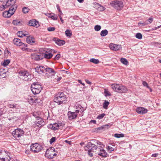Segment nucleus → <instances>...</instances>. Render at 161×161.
Listing matches in <instances>:
<instances>
[{
  "label": "nucleus",
  "instance_id": "1",
  "mask_svg": "<svg viewBox=\"0 0 161 161\" xmlns=\"http://www.w3.org/2000/svg\"><path fill=\"white\" fill-rule=\"evenodd\" d=\"M66 96L63 92L58 93L55 96L54 101L58 104H61L66 102Z\"/></svg>",
  "mask_w": 161,
  "mask_h": 161
},
{
  "label": "nucleus",
  "instance_id": "2",
  "mask_svg": "<svg viewBox=\"0 0 161 161\" xmlns=\"http://www.w3.org/2000/svg\"><path fill=\"white\" fill-rule=\"evenodd\" d=\"M58 151L53 147L49 148L46 151L45 156L49 158H53L56 156Z\"/></svg>",
  "mask_w": 161,
  "mask_h": 161
},
{
  "label": "nucleus",
  "instance_id": "3",
  "mask_svg": "<svg viewBox=\"0 0 161 161\" xmlns=\"http://www.w3.org/2000/svg\"><path fill=\"white\" fill-rule=\"evenodd\" d=\"M24 134V131L20 128H17L14 130L12 132V135L15 139L17 140L23 136Z\"/></svg>",
  "mask_w": 161,
  "mask_h": 161
},
{
  "label": "nucleus",
  "instance_id": "4",
  "mask_svg": "<svg viewBox=\"0 0 161 161\" xmlns=\"http://www.w3.org/2000/svg\"><path fill=\"white\" fill-rule=\"evenodd\" d=\"M19 73L20 75L22 76L21 78L25 81L31 80V75L27 71L21 70L19 72Z\"/></svg>",
  "mask_w": 161,
  "mask_h": 161
},
{
  "label": "nucleus",
  "instance_id": "5",
  "mask_svg": "<svg viewBox=\"0 0 161 161\" xmlns=\"http://www.w3.org/2000/svg\"><path fill=\"white\" fill-rule=\"evenodd\" d=\"M43 148L42 145L38 143L32 144L31 146V150L34 153H38Z\"/></svg>",
  "mask_w": 161,
  "mask_h": 161
},
{
  "label": "nucleus",
  "instance_id": "6",
  "mask_svg": "<svg viewBox=\"0 0 161 161\" xmlns=\"http://www.w3.org/2000/svg\"><path fill=\"white\" fill-rule=\"evenodd\" d=\"M88 146H89L90 148L88 152V154L90 157H92L93 155V153L96 152L95 150H97L98 148L97 147L96 145L92 144L91 142H89L88 143Z\"/></svg>",
  "mask_w": 161,
  "mask_h": 161
},
{
  "label": "nucleus",
  "instance_id": "7",
  "mask_svg": "<svg viewBox=\"0 0 161 161\" xmlns=\"http://www.w3.org/2000/svg\"><path fill=\"white\" fill-rule=\"evenodd\" d=\"M13 43L17 46L23 47L21 48L22 50L23 51H26L27 49L25 47H27V45L22 43L19 39L14 38L13 40Z\"/></svg>",
  "mask_w": 161,
  "mask_h": 161
},
{
  "label": "nucleus",
  "instance_id": "8",
  "mask_svg": "<svg viewBox=\"0 0 161 161\" xmlns=\"http://www.w3.org/2000/svg\"><path fill=\"white\" fill-rule=\"evenodd\" d=\"M110 5L117 10H120L121 9V2L118 0H114L111 2Z\"/></svg>",
  "mask_w": 161,
  "mask_h": 161
},
{
  "label": "nucleus",
  "instance_id": "9",
  "mask_svg": "<svg viewBox=\"0 0 161 161\" xmlns=\"http://www.w3.org/2000/svg\"><path fill=\"white\" fill-rule=\"evenodd\" d=\"M62 126V124L55 123L53 124H50L47 127L49 129H50L54 131L58 130L59 127Z\"/></svg>",
  "mask_w": 161,
  "mask_h": 161
},
{
  "label": "nucleus",
  "instance_id": "10",
  "mask_svg": "<svg viewBox=\"0 0 161 161\" xmlns=\"http://www.w3.org/2000/svg\"><path fill=\"white\" fill-rule=\"evenodd\" d=\"M79 112L78 110H76L75 112H69L68 114L69 119L71 120L75 119L77 116V114Z\"/></svg>",
  "mask_w": 161,
  "mask_h": 161
},
{
  "label": "nucleus",
  "instance_id": "11",
  "mask_svg": "<svg viewBox=\"0 0 161 161\" xmlns=\"http://www.w3.org/2000/svg\"><path fill=\"white\" fill-rule=\"evenodd\" d=\"M96 153L102 157H106L108 154L103 149L98 148Z\"/></svg>",
  "mask_w": 161,
  "mask_h": 161
},
{
  "label": "nucleus",
  "instance_id": "12",
  "mask_svg": "<svg viewBox=\"0 0 161 161\" xmlns=\"http://www.w3.org/2000/svg\"><path fill=\"white\" fill-rule=\"evenodd\" d=\"M136 111L140 114H143L147 112V110L144 108L139 107L136 109Z\"/></svg>",
  "mask_w": 161,
  "mask_h": 161
},
{
  "label": "nucleus",
  "instance_id": "13",
  "mask_svg": "<svg viewBox=\"0 0 161 161\" xmlns=\"http://www.w3.org/2000/svg\"><path fill=\"white\" fill-rule=\"evenodd\" d=\"M31 57L32 59L36 61L40 60L43 59V57L42 56L36 53H32L31 54Z\"/></svg>",
  "mask_w": 161,
  "mask_h": 161
},
{
  "label": "nucleus",
  "instance_id": "14",
  "mask_svg": "<svg viewBox=\"0 0 161 161\" xmlns=\"http://www.w3.org/2000/svg\"><path fill=\"white\" fill-rule=\"evenodd\" d=\"M36 71L39 74L43 73L45 72L46 68L43 66H39L35 68Z\"/></svg>",
  "mask_w": 161,
  "mask_h": 161
},
{
  "label": "nucleus",
  "instance_id": "15",
  "mask_svg": "<svg viewBox=\"0 0 161 161\" xmlns=\"http://www.w3.org/2000/svg\"><path fill=\"white\" fill-rule=\"evenodd\" d=\"M35 123L36 125L38 127H41L44 125L43 119L40 118L37 119Z\"/></svg>",
  "mask_w": 161,
  "mask_h": 161
},
{
  "label": "nucleus",
  "instance_id": "16",
  "mask_svg": "<svg viewBox=\"0 0 161 161\" xmlns=\"http://www.w3.org/2000/svg\"><path fill=\"white\" fill-rule=\"evenodd\" d=\"M29 25L37 27L39 25V22L36 20H31L28 23Z\"/></svg>",
  "mask_w": 161,
  "mask_h": 161
},
{
  "label": "nucleus",
  "instance_id": "17",
  "mask_svg": "<svg viewBox=\"0 0 161 161\" xmlns=\"http://www.w3.org/2000/svg\"><path fill=\"white\" fill-rule=\"evenodd\" d=\"M111 86L112 88L114 91L117 92H120L121 88L119 84H112Z\"/></svg>",
  "mask_w": 161,
  "mask_h": 161
},
{
  "label": "nucleus",
  "instance_id": "18",
  "mask_svg": "<svg viewBox=\"0 0 161 161\" xmlns=\"http://www.w3.org/2000/svg\"><path fill=\"white\" fill-rule=\"evenodd\" d=\"M53 40L54 41L56 44L59 46H61L65 44V41L64 40H61L57 38L54 37Z\"/></svg>",
  "mask_w": 161,
  "mask_h": 161
},
{
  "label": "nucleus",
  "instance_id": "19",
  "mask_svg": "<svg viewBox=\"0 0 161 161\" xmlns=\"http://www.w3.org/2000/svg\"><path fill=\"white\" fill-rule=\"evenodd\" d=\"M16 2V0H8L5 6L3 5V8H5V6L8 7L11 5H14Z\"/></svg>",
  "mask_w": 161,
  "mask_h": 161
},
{
  "label": "nucleus",
  "instance_id": "20",
  "mask_svg": "<svg viewBox=\"0 0 161 161\" xmlns=\"http://www.w3.org/2000/svg\"><path fill=\"white\" fill-rule=\"evenodd\" d=\"M26 41L27 43L31 44L35 43V38L33 36H29L27 37L26 39Z\"/></svg>",
  "mask_w": 161,
  "mask_h": 161
},
{
  "label": "nucleus",
  "instance_id": "21",
  "mask_svg": "<svg viewBox=\"0 0 161 161\" xmlns=\"http://www.w3.org/2000/svg\"><path fill=\"white\" fill-rule=\"evenodd\" d=\"M120 46L114 44H110L109 47L111 49L114 51H117L118 50Z\"/></svg>",
  "mask_w": 161,
  "mask_h": 161
},
{
  "label": "nucleus",
  "instance_id": "22",
  "mask_svg": "<svg viewBox=\"0 0 161 161\" xmlns=\"http://www.w3.org/2000/svg\"><path fill=\"white\" fill-rule=\"evenodd\" d=\"M11 5V6L10 7L8 11L10 12V13L12 15L16 10L17 7V6L15 5L14 4Z\"/></svg>",
  "mask_w": 161,
  "mask_h": 161
},
{
  "label": "nucleus",
  "instance_id": "23",
  "mask_svg": "<svg viewBox=\"0 0 161 161\" xmlns=\"http://www.w3.org/2000/svg\"><path fill=\"white\" fill-rule=\"evenodd\" d=\"M31 90L33 93L34 94H39L41 91L42 90V88H31Z\"/></svg>",
  "mask_w": 161,
  "mask_h": 161
},
{
  "label": "nucleus",
  "instance_id": "24",
  "mask_svg": "<svg viewBox=\"0 0 161 161\" xmlns=\"http://www.w3.org/2000/svg\"><path fill=\"white\" fill-rule=\"evenodd\" d=\"M10 108L13 109H18L19 106L17 104H14L10 103H8L7 105Z\"/></svg>",
  "mask_w": 161,
  "mask_h": 161
},
{
  "label": "nucleus",
  "instance_id": "25",
  "mask_svg": "<svg viewBox=\"0 0 161 161\" xmlns=\"http://www.w3.org/2000/svg\"><path fill=\"white\" fill-rule=\"evenodd\" d=\"M42 54L43 55L44 58L46 59H50L53 56V54L52 53L48 52L46 53H42Z\"/></svg>",
  "mask_w": 161,
  "mask_h": 161
},
{
  "label": "nucleus",
  "instance_id": "26",
  "mask_svg": "<svg viewBox=\"0 0 161 161\" xmlns=\"http://www.w3.org/2000/svg\"><path fill=\"white\" fill-rule=\"evenodd\" d=\"M3 16L5 18H9L12 14L10 13V12L8 11H6L3 12Z\"/></svg>",
  "mask_w": 161,
  "mask_h": 161
},
{
  "label": "nucleus",
  "instance_id": "27",
  "mask_svg": "<svg viewBox=\"0 0 161 161\" xmlns=\"http://www.w3.org/2000/svg\"><path fill=\"white\" fill-rule=\"evenodd\" d=\"M6 76V72L4 69H0V76L2 78H5Z\"/></svg>",
  "mask_w": 161,
  "mask_h": 161
},
{
  "label": "nucleus",
  "instance_id": "28",
  "mask_svg": "<svg viewBox=\"0 0 161 161\" xmlns=\"http://www.w3.org/2000/svg\"><path fill=\"white\" fill-rule=\"evenodd\" d=\"M45 72H47L49 74L53 73L52 75H54L56 73V72L54 69L50 68H46Z\"/></svg>",
  "mask_w": 161,
  "mask_h": 161
},
{
  "label": "nucleus",
  "instance_id": "29",
  "mask_svg": "<svg viewBox=\"0 0 161 161\" xmlns=\"http://www.w3.org/2000/svg\"><path fill=\"white\" fill-rule=\"evenodd\" d=\"M42 88L41 85L38 84V83L34 82L31 86V88Z\"/></svg>",
  "mask_w": 161,
  "mask_h": 161
},
{
  "label": "nucleus",
  "instance_id": "30",
  "mask_svg": "<svg viewBox=\"0 0 161 161\" xmlns=\"http://www.w3.org/2000/svg\"><path fill=\"white\" fill-rule=\"evenodd\" d=\"M112 124H106V125H104L101 127H100L98 128V129L99 130H101L102 129L105 130L106 129H108L109 128L110 126L112 125Z\"/></svg>",
  "mask_w": 161,
  "mask_h": 161
},
{
  "label": "nucleus",
  "instance_id": "31",
  "mask_svg": "<svg viewBox=\"0 0 161 161\" xmlns=\"http://www.w3.org/2000/svg\"><path fill=\"white\" fill-rule=\"evenodd\" d=\"M108 31L105 29L102 31L100 32V35L102 36H105L108 34Z\"/></svg>",
  "mask_w": 161,
  "mask_h": 161
},
{
  "label": "nucleus",
  "instance_id": "32",
  "mask_svg": "<svg viewBox=\"0 0 161 161\" xmlns=\"http://www.w3.org/2000/svg\"><path fill=\"white\" fill-rule=\"evenodd\" d=\"M121 63L127 66L129 64V62L125 58H121Z\"/></svg>",
  "mask_w": 161,
  "mask_h": 161
},
{
  "label": "nucleus",
  "instance_id": "33",
  "mask_svg": "<svg viewBox=\"0 0 161 161\" xmlns=\"http://www.w3.org/2000/svg\"><path fill=\"white\" fill-rule=\"evenodd\" d=\"M8 157H6L4 158L0 157V159L1 161H9L10 160L11 158L7 154Z\"/></svg>",
  "mask_w": 161,
  "mask_h": 161
},
{
  "label": "nucleus",
  "instance_id": "34",
  "mask_svg": "<svg viewBox=\"0 0 161 161\" xmlns=\"http://www.w3.org/2000/svg\"><path fill=\"white\" fill-rule=\"evenodd\" d=\"M109 104V102L106 100H105L103 104V108L105 109H107Z\"/></svg>",
  "mask_w": 161,
  "mask_h": 161
},
{
  "label": "nucleus",
  "instance_id": "35",
  "mask_svg": "<svg viewBox=\"0 0 161 161\" xmlns=\"http://www.w3.org/2000/svg\"><path fill=\"white\" fill-rule=\"evenodd\" d=\"M10 63V61L9 59H7L4 60L2 65L4 66H6Z\"/></svg>",
  "mask_w": 161,
  "mask_h": 161
},
{
  "label": "nucleus",
  "instance_id": "36",
  "mask_svg": "<svg viewBox=\"0 0 161 161\" xmlns=\"http://www.w3.org/2000/svg\"><path fill=\"white\" fill-rule=\"evenodd\" d=\"M90 61L95 64H98L99 63V60L98 59L93 58L91 59H90Z\"/></svg>",
  "mask_w": 161,
  "mask_h": 161
},
{
  "label": "nucleus",
  "instance_id": "37",
  "mask_svg": "<svg viewBox=\"0 0 161 161\" xmlns=\"http://www.w3.org/2000/svg\"><path fill=\"white\" fill-rule=\"evenodd\" d=\"M65 34L67 36H70L72 35V33L70 30H67L65 32Z\"/></svg>",
  "mask_w": 161,
  "mask_h": 161
},
{
  "label": "nucleus",
  "instance_id": "38",
  "mask_svg": "<svg viewBox=\"0 0 161 161\" xmlns=\"http://www.w3.org/2000/svg\"><path fill=\"white\" fill-rule=\"evenodd\" d=\"M17 34L18 36L20 37H23L24 36L23 31H18L17 33Z\"/></svg>",
  "mask_w": 161,
  "mask_h": 161
},
{
  "label": "nucleus",
  "instance_id": "39",
  "mask_svg": "<svg viewBox=\"0 0 161 161\" xmlns=\"http://www.w3.org/2000/svg\"><path fill=\"white\" fill-rule=\"evenodd\" d=\"M101 28V26L99 25H97L94 26V30L96 31H99Z\"/></svg>",
  "mask_w": 161,
  "mask_h": 161
},
{
  "label": "nucleus",
  "instance_id": "40",
  "mask_svg": "<svg viewBox=\"0 0 161 161\" xmlns=\"http://www.w3.org/2000/svg\"><path fill=\"white\" fill-rule=\"evenodd\" d=\"M42 101V98L40 97H38L36 98L34 100V102L35 103H41Z\"/></svg>",
  "mask_w": 161,
  "mask_h": 161
},
{
  "label": "nucleus",
  "instance_id": "41",
  "mask_svg": "<svg viewBox=\"0 0 161 161\" xmlns=\"http://www.w3.org/2000/svg\"><path fill=\"white\" fill-rule=\"evenodd\" d=\"M153 20V18L152 17H151L149 18L147 20L145 21L146 23H147V25L151 23Z\"/></svg>",
  "mask_w": 161,
  "mask_h": 161
},
{
  "label": "nucleus",
  "instance_id": "42",
  "mask_svg": "<svg viewBox=\"0 0 161 161\" xmlns=\"http://www.w3.org/2000/svg\"><path fill=\"white\" fill-rule=\"evenodd\" d=\"M30 9L27 7H24L22 9V12L25 14H26L29 12Z\"/></svg>",
  "mask_w": 161,
  "mask_h": 161
},
{
  "label": "nucleus",
  "instance_id": "43",
  "mask_svg": "<svg viewBox=\"0 0 161 161\" xmlns=\"http://www.w3.org/2000/svg\"><path fill=\"white\" fill-rule=\"evenodd\" d=\"M136 37L139 39H141L142 38V35L140 33H137L136 35Z\"/></svg>",
  "mask_w": 161,
  "mask_h": 161
},
{
  "label": "nucleus",
  "instance_id": "44",
  "mask_svg": "<svg viewBox=\"0 0 161 161\" xmlns=\"http://www.w3.org/2000/svg\"><path fill=\"white\" fill-rule=\"evenodd\" d=\"M13 24L16 25H20V22L18 20H14L13 21Z\"/></svg>",
  "mask_w": 161,
  "mask_h": 161
},
{
  "label": "nucleus",
  "instance_id": "45",
  "mask_svg": "<svg viewBox=\"0 0 161 161\" xmlns=\"http://www.w3.org/2000/svg\"><path fill=\"white\" fill-rule=\"evenodd\" d=\"M127 88L124 86L121 85V93H124L126 92Z\"/></svg>",
  "mask_w": 161,
  "mask_h": 161
},
{
  "label": "nucleus",
  "instance_id": "46",
  "mask_svg": "<svg viewBox=\"0 0 161 161\" xmlns=\"http://www.w3.org/2000/svg\"><path fill=\"white\" fill-rule=\"evenodd\" d=\"M105 115V114L104 113L101 114L97 116V118L99 119H102L103 118Z\"/></svg>",
  "mask_w": 161,
  "mask_h": 161
},
{
  "label": "nucleus",
  "instance_id": "47",
  "mask_svg": "<svg viewBox=\"0 0 161 161\" xmlns=\"http://www.w3.org/2000/svg\"><path fill=\"white\" fill-rule=\"evenodd\" d=\"M104 93H105V96L106 97L111 95L110 93L106 89H104Z\"/></svg>",
  "mask_w": 161,
  "mask_h": 161
},
{
  "label": "nucleus",
  "instance_id": "48",
  "mask_svg": "<svg viewBox=\"0 0 161 161\" xmlns=\"http://www.w3.org/2000/svg\"><path fill=\"white\" fill-rule=\"evenodd\" d=\"M125 140V142H126V143L124 145H122V146L124 147H127L128 146H131V145H130L128 144L127 143L128 142H129L128 139L127 138H126Z\"/></svg>",
  "mask_w": 161,
  "mask_h": 161
},
{
  "label": "nucleus",
  "instance_id": "49",
  "mask_svg": "<svg viewBox=\"0 0 161 161\" xmlns=\"http://www.w3.org/2000/svg\"><path fill=\"white\" fill-rule=\"evenodd\" d=\"M138 26L139 27L144 26L146 25H147V23H146V22H144L143 23L139 22L138 23Z\"/></svg>",
  "mask_w": 161,
  "mask_h": 161
},
{
  "label": "nucleus",
  "instance_id": "50",
  "mask_svg": "<svg viewBox=\"0 0 161 161\" xmlns=\"http://www.w3.org/2000/svg\"><path fill=\"white\" fill-rule=\"evenodd\" d=\"M56 140V138L55 137H52L50 140L49 142L50 144H52L53 142H54Z\"/></svg>",
  "mask_w": 161,
  "mask_h": 161
},
{
  "label": "nucleus",
  "instance_id": "51",
  "mask_svg": "<svg viewBox=\"0 0 161 161\" xmlns=\"http://www.w3.org/2000/svg\"><path fill=\"white\" fill-rule=\"evenodd\" d=\"M55 29L54 27H49L47 28V30L49 31H54Z\"/></svg>",
  "mask_w": 161,
  "mask_h": 161
},
{
  "label": "nucleus",
  "instance_id": "52",
  "mask_svg": "<svg viewBox=\"0 0 161 161\" xmlns=\"http://www.w3.org/2000/svg\"><path fill=\"white\" fill-rule=\"evenodd\" d=\"M80 107H79V108H80V110H79V112L80 113H83L84 110H86L84 108H83V107L81 106L80 105Z\"/></svg>",
  "mask_w": 161,
  "mask_h": 161
},
{
  "label": "nucleus",
  "instance_id": "53",
  "mask_svg": "<svg viewBox=\"0 0 161 161\" xmlns=\"http://www.w3.org/2000/svg\"><path fill=\"white\" fill-rule=\"evenodd\" d=\"M142 84L144 86H146L147 88H150V87L148 86V84L145 81H142Z\"/></svg>",
  "mask_w": 161,
  "mask_h": 161
},
{
  "label": "nucleus",
  "instance_id": "54",
  "mask_svg": "<svg viewBox=\"0 0 161 161\" xmlns=\"http://www.w3.org/2000/svg\"><path fill=\"white\" fill-rule=\"evenodd\" d=\"M61 55L60 54H57L54 58L55 60H58L60 58Z\"/></svg>",
  "mask_w": 161,
  "mask_h": 161
},
{
  "label": "nucleus",
  "instance_id": "55",
  "mask_svg": "<svg viewBox=\"0 0 161 161\" xmlns=\"http://www.w3.org/2000/svg\"><path fill=\"white\" fill-rule=\"evenodd\" d=\"M114 136L117 138H120L121 137V134H115Z\"/></svg>",
  "mask_w": 161,
  "mask_h": 161
},
{
  "label": "nucleus",
  "instance_id": "56",
  "mask_svg": "<svg viewBox=\"0 0 161 161\" xmlns=\"http://www.w3.org/2000/svg\"><path fill=\"white\" fill-rule=\"evenodd\" d=\"M107 148L110 152H111L112 151H113L114 150V148L110 146H108Z\"/></svg>",
  "mask_w": 161,
  "mask_h": 161
},
{
  "label": "nucleus",
  "instance_id": "57",
  "mask_svg": "<svg viewBox=\"0 0 161 161\" xmlns=\"http://www.w3.org/2000/svg\"><path fill=\"white\" fill-rule=\"evenodd\" d=\"M23 31V34H24V36H26L29 35V33L25 31Z\"/></svg>",
  "mask_w": 161,
  "mask_h": 161
},
{
  "label": "nucleus",
  "instance_id": "58",
  "mask_svg": "<svg viewBox=\"0 0 161 161\" xmlns=\"http://www.w3.org/2000/svg\"><path fill=\"white\" fill-rule=\"evenodd\" d=\"M90 147H89V146H88V144L85 147H84V149L86 151H87L88 150V151L90 149Z\"/></svg>",
  "mask_w": 161,
  "mask_h": 161
},
{
  "label": "nucleus",
  "instance_id": "59",
  "mask_svg": "<svg viewBox=\"0 0 161 161\" xmlns=\"http://www.w3.org/2000/svg\"><path fill=\"white\" fill-rule=\"evenodd\" d=\"M51 18L54 20H57V17L56 16H51Z\"/></svg>",
  "mask_w": 161,
  "mask_h": 161
},
{
  "label": "nucleus",
  "instance_id": "60",
  "mask_svg": "<svg viewBox=\"0 0 161 161\" xmlns=\"http://www.w3.org/2000/svg\"><path fill=\"white\" fill-rule=\"evenodd\" d=\"M57 8L59 12H62L58 5H57Z\"/></svg>",
  "mask_w": 161,
  "mask_h": 161
},
{
  "label": "nucleus",
  "instance_id": "61",
  "mask_svg": "<svg viewBox=\"0 0 161 161\" xmlns=\"http://www.w3.org/2000/svg\"><path fill=\"white\" fill-rule=\"evenodd\" d=\"M65 142L69 145H71V141H70L66 140H65Z\"/></svg>",
  "mask_w": 161,
  "mask_h": 161
},
{
  "label": "nucleus",
  "instance_id": "62",
  "mask_svg": "<svg viewBox=\"0 0 161 161\" xmlns=\"http://www.w3.org/2000/svg\"><path fill=\"white\" fill-rule=\"evenodd\" d=\"M78 113H79V114H77V115H79L80 116H81V117L82 116L84 115L83 113H82V112L80 113V112H79Z\"/></svg>",
  "mask_w": 161,
  "mask_h": 161
},
{
  "label": "nucleus",
  "instance_id": "63",
  "mask_svg": "<svg viewBox=\"0 0 161 161\" xmlns=\"http://www.w3.org/2000/svg\"><path fill=\"white\" fill-rule=\"evenodd\" d=\"M63 14V13L62 12H59V13L58 14V16L59 17V18H62V15Z\"/></svg>",
  "mask_w": 161,
  "mask_h": 161
},
{
  "label": "nucleus",
  "instance_id": "64",
  "mask_svg": "<svg viewBox=\"0 0 161 161\" xmlns=\"http://www.w3.org/2000/svg\"><path fill=\"white\" fill-rule=\"evenodd\" d=\"M85 81L86 82L89 84H92V83L89 80H86Z\"/></svg>",
  "mask_w": 161,
  "mask_h": 161
}]
</instances>
